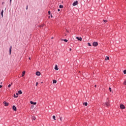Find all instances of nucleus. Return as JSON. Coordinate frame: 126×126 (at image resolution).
Returning <instances> with one entry per match:
<instances>
[{"label": "nucleus", "mask_w": 126, "mask_h": 126, "mask_svg": "<svg viewBox=\"0 0 126 126\" xmlns=\"http://www.w3.org/2000/svg\"><path fill=\"white\" fill-rule=\"evenodd\" d=\"M3 104H4V106H5V107L8 106V105H9L8 102H6V101H4V102H3Z\"/></svg>", "instance_id": "nucleus-4"}, {"label": "nucleus", "mask_w": 126, "mask_h": 126, "mask_svg": "<svg viewBox=\"0 0 126 126\" xmlns=\"http://www.w3.org/2000/svg\"><path fill=\"white\" fill-rule=\"evenodd\" d=\"M69 51H71V48H70Z\"/></svg>", "instance_id": "nucleus-37"}, {"label": "nucleus", "mask_w": 126, "mask_h": 126, "mask_svg": "<svg viewBox=\"0 0 126 126\" xmlns=\"http://www.w3.org/2000/svg\"><path fill=\"white\" fill-rule=\"evenodd\" d=\"M29 60H31V58L30 57L29 58Z\"/></svg>", "instance_id": "nucleus-38"}, {"label": "nucleus", "mask_w": 126, "mask_h": 126, "mask_svg": "<svg viewBox=\"0 0 126 126\" xmlns=\"http://www.w3.org/2000/svg\"><path fill=\"white\" fill-rule=\"evenodd\" d=\"M0 84H2V82H1V83H0Z\"/></svg>", "instance_id": "nucleus-41"}, {"label": "nucleus", "mask_w": 126, "mask_h": 126, "mask_svg": "<svg viewBox=\"0 0 126 126\" xmlns=\"http://www.w3.org/2000/svg\"><path fill=\"white\" fill-rule=\"evenodd\" d=\"M11 49H12V46H10L9 48V55H11Z\"/></svg>", "instance_id": "nucleus-10"}, {"label": "nucleus", "mask_w": 126, "mask_h": 126, "mask_svg": "<svg viewBox=\"0 0 126 126\" xmlns=\"http://www.w3.org/2000/svg\"><path fill=\"white\" fill-rule=\"evenodd\" d=\"M60 10H60V9H58V11H60Z\"/></svg>", "instance_id": "nucleus-35"}, {"label": "nucleus", "mask_w": 126, "mask_h": 126, "mask_svg": "<svg viewBox=\"0 0 126 126\" xmlns=\"http://www.w3.org/2000/svg\"><path fill=\"white\" fill-rule=\"evenodd\" d=\"M37 85H38V82L36 83V86H37Z\"/></svg>", "instance_id": "nucleus-32"}, {"label": "nucleus", "mask_w": 126, "mask_h": 126, "mask_svg": "<svg viewBox=\"0 0 126 126\" xmlns=\"http://www.w3.org/2000/svg\"><path fill=\"white\" fill-rule=\"evenodd\" d=\"M11 84H9L8 86V87L9 88L10 87H11Z\"/></svg>", "instance_id": "nucleus-28"}, {"label": "nucleus", "mask_w": 126, "mask_h": 126, "mask_svg": "<svg viewBox=\"0 0 126 126\" xmlns=\"http://www.w3.org/2000/svg\"><path fill=\"white\" fill-rule=\"evenodd\" d=\"M60 121H61V122H62V121H63V117H60Z\"/></svg>", "instance_id": "nucleus-26"}, {"label": "nucleus", "mask_w": 126, "mask_h": 126, "mask_svg": "<svg viewBox=\"0 0 126 126\" xmlns=\"http://www.w3.org/2000/svg\"><path fill=\"white\" fill-rule=\"evenodd\" d=\"M26 9H28V6H27V8H26Z\"/></svg>", "instance_id": "nucleus-34"}, {"label": "nucleus", "mask_w": 126, "mask_h": 126, "mask_svg": "<svg viewBox=\"0 0 126 126\" xmlns=\"http://www.w3.org/2000/svg\"><path fill=\"white\" fill-rule=\"evenodd\" d=\"M83 104L85 105V106H87V105H88V103L87 102H84Z\"/></svg>", "instance_id": "nucleus-20"}, {"label": "nucleus", "mask_w": 126, "mask_h": 126, "mask_svg": "<svg viewBox=\"0 0 126 126\" xmlns=\"http://www.w3.org/2000/svg\"><path fill=\"white\" fill-rule=\"evenodd\" d=\"M88 46H89V47H91V44H90V43H88Z\"/></svg>", "instance_id": "nucleus-27"}, {"label": "nucleus", "mask_w": 126, "mask_h": 126, "mask_svg": "<svg viewBox=\"0 0 126 126\" xmlns=\"http://www.w3.org/2000/svg\"><path fill=\"white\" fill-rule=\"evenodd\" d=\"M12 109H13V111H16V110H17L16 107H15V105H13V106H12Z\"/></svg>", "instance_id": "nucleus-9"}, {"label": "nucleus", "mask_w": 126, "mask_h": 126, "mask_svg": "<svg viewBox=\"0 0 126 126\" xmlns=\"http://www.w3.org/2000/svg\"><path fill=\"white\" fill-rule=\"evenodd\" d=\"M55 70H59V68L58 67V65H56L55 67Z\"/></svg>", "instance_id": "nucleus-11"}, {"label": "nucleus", "mask_w": 126, "mask_h": 126, "mask_svg": "<svg viewBox=\"0 0 126 126\" xmlns=\"http://www.w3.org/2000/svg\"><path fill=\"white\" fill-rule=\"evenodd\" d=\"M30 103H31V105H36V104H37V102H34L32 101H31Z\"/></svg>", "instance_id": "nucleus-8"}, {"label": "nucleus", "mask_w": 126, "mask_h": 126, "mask_svg": "<svg viewBox=\"0 0 126 126\" xmlns=\"http://www.w3.org/2000/svg\"><path fill=\"white\" fill-rule=\"evenodd\" d=\"M36 75H37V76H40L41 75V72H40L39 71H37L35 73Z\"/></svg>", "instance_id": "nucleus-3"}, {"label": "nucleus", "mask_w": 126, "mask_h": 126, "mask_svg": "<svg viewBox=\"0 0 126 126\" xmlns=\"http://www.w3.org/2000/svg\"><path fill=\"white\" fill-rule=\"evenodd\" d=\"M104 106L106 105V107H109L110 106V104L109 102H106L105 103H103Z\"/></svg>", "instance_id": "nucleus-5"}, {"label": "nucleus", "mask_w": 126, "mask_h": 126, "mask_svg": "<svg viewBox=\"0 0 126 126\" xmlns=\"http://www.w3.org/2000/svg\"><path fill=\"white\" fill-rule=\"evenodd\" d=\"M14 97L15 98H17V97H18V93H16V95L14 94Z\"/></svg>", "instance_id": "nucleus-12"}, {"label": "nucleus", "mask_w": 126, "mask_h": 126, "mask_svg": "<svg viewBox=\"0 0 126 126\" xmlns=\"http://www.w3.org/2000/svg\"><path fill=\"white\" fill-rule=\"evenodd\" d=\"M109 57L106 56L105 59V61H109Z\"/></svg>", "instance_id": "nucleus-15"}, {"label": "nucleus", "mask_w": 126, "mask_h": 126, "mask_svg": "<svg viewBox=\"0 0 126 126\" xmlns=\"http://www.w3.org/2000/svg\"><path fill=\"white\" fill-rule=\"evenodd\" d=\"M1 15L2 17H3V10H1Z\"/></svg>", "instance_id": "nucleus-14"}, {"label": "nucleus", "mask_w": 126, "mask_h": 126, "mask_svg": "<svg viewBox=\"0 0 126 126\" xmlns=\"http://www.w3.org/2000/svg\"><path fill=\"white\" fill-rule=\"evenodd\" d=\"M77 3H78L77 1H74V2L73 3V6H75V5H77Z\"/></svg>", "instance_id": "nucleus-6"}, {"label": "nucleus", "mask_w": 126, "mask_h": 126, "mask_svg": "<svg viewBox=\"0 0 126 126\" xmlns=\"http://www.w3.org/2000/svg\"><path fill=\"white\" fill-rule=\"evenodd\" d=\"M51 18H53V15H51Z\"/></svg>", "instance_id": "nucleus-36"}, {"label": "nucleus", "mask_w": 126, "mask_h": 126, "mask_svg": "<svg viewBox=\"0 0 126 126\" xmlns=\"http://www.w3.org/2000/svg\"><path fill=\"white\" fill-rule=\"evenodd\" d=\"M123 84H124V85H126V79L124 81Z\"/></svg>", "instance_id": "nucleus-22"}, {"label": "nucleus", "mask_w": 126, "mask_h": 126, "mask_svg": "<svg viewBox=\"0 0 126 126\" xmlns=\"http://www.w3.org/2000/svg\"><path fill=\"white\" fill-rule=\"evenodd\" d=\"M93 45L94 47H97V46H98V42H93Z\"/></svg>", "instance_id": "nucleus-2"}, {"label": "nucleus", "mask_w": 126, "mask_h": 126, "mask_svg": "<svg viewBox=\"0 0 126 126\" xmlns=\"http://www.w3.org/2000/svg\"><path fill=\"white\" fill-rule=\"evenodd\" d=\"M63 41H64V42H65L66 43L67 42V39H63Z\"/></svg>", "instance_id": "nucleus-23"}, {"label": "nucleus", "mask_w": 126, "mask_h": 126, "mask_svg": "<svg viewBox=\"0 0 126 126\" xmlns=\"http://www.w3.org/2000/svg\"><path fill=\"white\" fill-rule=\"evenodd\" d=\"M18 94H22V91H21V90H20L18 92Z\"/></svg>", "instance_id": "nucleus-16"}, {"label": "nucleus", "mask_w": 126, "mask_h": 126, "mask_svg": "<svg viewBox=\"0 0 126 126\" xmlns=\"http://www.w3.org/2000/svg\"><path fill=\"white\" fill-rule=\"evenodd\" d=\"M25 72H26V71H23V72H22V77H23V76L25 75Z\"/></svg>", "instance_id": "nucleus-13"}, {"label": "nucleus", "mask_w": 126, "mask_h": 126, "mask_svg": "<svg viewBox=\"0 0 126 126\" xmlns=\"http://www.w3.org/2000/svg\"><path fill=\"white\" fill-rule=\"evenodd\" d=\"M53 84H54V83H57V80H54L53 81Z\"/></svg>", "instance_id": "nucleus-18"}, {"label": "nucleus", "mask_w": 126, "mask_h": 126, "mask_svg": "<svg viewBox=\"0 0 126 126\" xmlns=\"http://www.w3.org/2000/svg\"><path fill=\"white\" fill-rule=\"evenodd\" d=\"M96 87V85L94 86V87Z\"/></svg>", "instance_id": "nucleus-42"}, {"label": "nucleus", "mask_w": 126, "mask_h": 126, "mask_svg": "<svg viewBox=\"0 0 126 126\" xmlns=\"http://www.w3.org/2000/svg\"><path fill=\"white\" fill-rule=\"evenodd\" d=\"M48 14H51V12L50 11H48Z\"/></svg>", "instance_id": "nucleus-30"}, {"label": "nucleus", "mask_w": 126, "mask_h": 126, "mask_svg": "<svg viewBox=\"0 0 126 126\" xmlns=\"http://www.w3.org/2000/svg\"><path fill=\"white\" fill-rule=\"evenodd\" d=\"M103 21H104V22H107V21L104 20Z\"/></svg>", "instance_id": "nucleus-31"}, {"label": "nucleus", "mask_w": 126, "mask_h": 126, "mask_svg": "<svg viewBox=\"0 0 126 126\" xmlns=\"http://www.w3.org/2000/svg\"><path fill=\"white\" fill-rule=\"evenodd\" d=\"M32 108H33V107H34V106L32 105Z\"/></svg>", "instance_id": "nucleus-39"}, {"label": "nucleus", "mask_w": 126, "mask_h": 126, "mask_svg": "<svg viewBox=\"0 0 126 126\" xmlns=\"http://www.w3.org/2000/svg\"><path fill=\"white\" fill-rule=\"evenodd\" d=\"M41 83H43V82H42Z\"/></svg>", "instance_id": "nucleus-43"}, {"label": "nucleus", "mask_w": 126, "mask_h": 126, "mask_svg": "<svg viewBox=\"0 0 126 126\" xmlns=\"http://www.w3.org/2000/svg\"><path fill=\"white\" fill-rule=\"evenodd\" d=\"M76 39H77V40L78 41H82V38H81V37H79L78 36H77Z\"/></svg>", "instance_id": "nucleus-7"}, {"label": "nucleus", "mask_w": 126, "mask_h": 126, "mask_svg": "<svg viewBox=\"0 0 126 126\" xmlns=\"http://www.w3.org/2000/svg\"><path fill=\"white\" fill-rule=\"evenodd\" d=\"M1 87H2V85H0V88H1Z\"/></svg>", "instance_id": "nucleus-33"}, {"label": "nucleus", "mask_w": 126, "mask_h": 126, "mask_svg": "<svg viewBox=\"0 0 126 126\" xmlns=\"http://www.w3.org/2000/svg\"><path fill=\"white\" fill-rule=\"evenodd\" d=\"M32 119L33 120V121H35V120H36V117L35 116H32Z\"/></svg>", "instance_id": "nucleus-19"}, {"label": "nucleus", "mask_w": 126, "mask_h": 126, "mask_svg": "<svg viewBox=\"0 0 126 126\" xmlns=\"http://www.w3.org/2000/svg\"><path fill=\"white\" fill-rule=\"evenodd\" d=\"M32 108H33V107H34V106L32 105Z\"/></svg>", "instance_id": "nucleus-40"}, {"label": "nucleus", "mask_w": 126, "mask_h": 126, "mask_svg": "<svg viewBox=\"0 0 126 126\" xmlns=\"http://www.w3.org/2000/svg\"><path fill=\"white\" fill-rule=\"evenodd\" d=\"M53 119L54 121H56V116L55 115L53 116Z\"/></svg>", "instance_id": "nucleus-17"}, {"label": "nucleus", "mask_w": 126, "mask_h": 126, "mask_svg": "<svg viewBox=\"0 0 126 126\" xmlns=\"http://www.w3.org/2000/svg\"><path fill=\"white\" fill-rule=\"evenodd\" d=\"M123 73L124 74H126V70H124Z\"/></svg>", "instance_id": "nucleus-25"}, {"label": "nucleus", "mask_w": 126, "mask_h": 126, "mask_svg": "<svg viewBox=\"0 0 126 126\" xmlns=\"http://www.w3.org/2000/svg\"><path fill=\"white\" fill-rule=\"evenodd\" d=\"M59 7L60 8H63V5H60Z\"/></svg>", "instance_id": "nucleus-21"}, {"label": "nucleus", "mask_w": 126, "mask_h": 126, "mask_svg": "<svg viewBox=\"0 0 126 126\" xmlns=\"http://www.w3.org/2000/svg\"><path fill=\"white\" fill-rule=\"evenodd\" d=\"M12 1V0H10V4H11V1Z\"/></svg>", "instance_id": "nucleus-29"}, {"label": "nucleus", "mask_w": 126, "mask_h": 126, "mask_svg": "<svg viewBox=\"0 0 126 126\" xmlns=\"http://www.w3.org/2000/svg\"><path fill=\"white\" fill-rule=\"evenodd\" d=\"M109 90L110 92H112V89H111L110 87L109 88Z\"/></svg>", "instance_id": "nucleus-24"}, {"label": "nucleus", "mask_w": 126, "mask_h": 126, "mask_svg": "<svg viewBox=\"0 0 126 126\" xmlns=\"http://www.w3.org/2000/svg\"><path fill=\"white\" fill-rule=\"evenodd\" d=\"M120 108L122 109V110H124V109H126V107L125 106V105L121 104Z\"/></svg>", "instance_id": "nucleus-1"}]
</instances>
